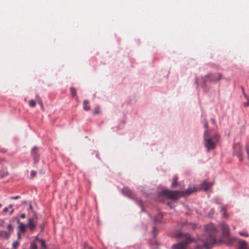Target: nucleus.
Masks as SVG:
<instances>
[{
  "instance_id": "nucleus-1",
  "label": "nucleus",
  "mask_w": 249,
  "mask_h": 249,
  "mask_svg": "<svg viewBox=\"0 0 249 249\" xmlns=\"http://www.w3.org/2000/svg\"><path fill=\"white\" fill-rule=\"evenodd\" d=\"M206 235L202 237V242L206 247L213 245L216 242L215 235L217 230L214 225L211 223L207 224L205 227Z\"/></svg>"
},
{
  "instance_id": "nucleus-2",
  "label": "nucleus",
  "mask_w": 249,
  "mask_h": 249,
  "mask_svg": "<svg viewBox=\"0 0 249 249\" xmlns=\"http://www.w3.org/2000/svg\"><path fill=\"white\" fill-rule=\"evenodd\" d=\"M197 190V188L195 187L193 188L190 187L184 191L165 190L161 192V194H162L168 199L175 201L181 197L189 196Z\"/></svg>"
},
{
  "instance_id": "nucleus-3",
  "label": "nucleus",
  "mask_w": 249,
  "mask_h": 249,
  "mask_svg": "<svg viewBox=\"0 0 249 249\" xmlns=\"http://www.w3.org/2000/svg\"><path fill=\"white\" fill-rule=\"evenodd\" d=\"M208 130H206L204 133L205 146L208 151L211 149H214L218 142L219 136L217 134L214 135L212 137H209Z\"/></svg>"
},
{
  "instance_id": "nucleus-4",
  "label": "nucleus",
  "mask_w": 249,
  "mask_h": 249,
  "mask_svg": "<svg viewBox=\"0 0 249 249\" xmlns=\"http://www.w3.org/2000/svg\"><path fill=\"white\" fill-rule=\"evenodd\" d=\"M179 238H182L183 241L177 244L172 246L173 249H186L187 245L194 241V239L191 238L190 235L185 234H183L180 233L177 236Z\"/></svg>"
},
{
  "instance_id": "nucleus-5",
  "label": "nucleus",
  "mask_w": 249,
  "mask_h": 249,
  "mask_svg": "<svg viewBox=\"0 0 249 249\" xmlns=\"http://www.w3.org/2000/svg\"><path fill=\"white\" fill-rule=\"evenodd\" d=\"M220 227L222 231L223 237L226 238L227 240L226 244L228 245H231L233 242L234 239L229 237L230 230L228 226L224 223H221Z\"/></svg>"
},
{
  "instance_id": "nucleus-6",
  "label": "nucleus",
  "mask_w": 249,
  "mask_h": 249,
  "mask_svg": "<svg viewBox=\"0 0 249 249\" xmlns=\"http://www.w3.org/2000/svg\"><path fill=\"white\" fill-rule=\"evenodd\" d=\"M222 78L221 73H217L215 74H210L205 76V82H216L220 80Z\"/></svg>"
},
{
  "instance_id": "nucleus-7",
  "label": "nucleus",
  "mask_w": 249,
  "mask_h": 249,
  "mask_svg": "<svg viewBox=\"0 0 249 249\" xmlns=\"http://www.w3.org/2000/svg\"><path fill=\"white\" fill-rule=\"evenodd\" d=\"M242 149L240 144L239 143H236L233 145V154L236 155L240 160L242 159Z\"/></svg>"
},
{
  "instance_id": "nucleus-8",
  "label": "nucleus",
  "mask_w": 249,
  "mask_h": 249,
  "mask_svg": "<svg viewBox=\"0 0 249 249\" xmlns=\"http://www.w3.org/2000/svg\"><path fill=\"white\" fill-rule=\"evenodd\" d=\"M31 154L33 157L35 163H36L39 160V155L38 154V150L36 147L33 148L31 151Z\"/></svg>"
},
{
  "instance_id": "nucleus-9",
  "label": "nucleus",
  "mask_w": 249,
  "mask_h": 249,
  "mask_svg": "<svg viewBox=\"0 0 249 249\" xmlns=\"http://www.w3.org/2000/svg\"><path fill=\"white\" fill-rule=\"evenodd\" d=\"M238 249H249V247L247 242L244 240H239L238 241Z\"/></svg>"
},
{
  "instance_id": "nucleus-10",
  "label": "nucleus",
  "mask_w": 249,
  "mask_h": 249,
  "mask_svg": "<svg viewBox=\"0 0 249 249\" xmlns=\"http://www.w3.org/2000/svg\"><path fill=\"white\" fill-rule=\"evenodd\" d=\"M27 226L29 227L31 231H33L36 229V224L32 218H30L28 219Z\"/></svg>"
},
{
  "instance_id": "nucleus-11",
  "label": "nucleus",
  "mask_w": 249,
  "mask_h": 249,
  "mask_svg": "<svg viewBox=\"0 0 249 249\" xmlns=\"http://www.w3.org/2000/svg\"><path fill=\"white\" fill-rule=\"evenodd\" d=\"M212 185L213 184L212 183L204 181L201 185L200 189L207 191L211 188Z\"/></svg>"
},
{
  "instance_id": "nucleus-12",
  "label": "nucleus",
  "mask_w": 249,
  "mask_h": 249,
  "mask_svg": "<svg viewBox=\"0 0 249 249\" xmlns=\"http://www.w3.org/2000/svg\"><path fill=\"white\" fill-rule=\"evenodd\" d=\"M123 193L130 198H133L134 195L132 192L127 187H124L122 189Z\"/></svg>"
},
{
  "instance_id": "nucleus-13",
  "label": "nucleus",
  "mask_w": 249,
  "mask_h": 249,
  "mask_svg": "<svg viewBox=\"0 0 249 249\" xmlns=\"http://www.w3.org/2000/svg\"><path fill=\"white\" fill-rule=\"evenodd\" d=\"M26 225L22 222H19V225L18 227V232L21 233H24L26 232Z\"/></svg>"
},
{
  "instance_id": "nucleus-14",
  "label": "nucleus",
  "mask_w": 249,
  "mask_h": 249,
  "mask_svg": "<svg viewBox=\"0 0 249 249\" xmlns=\"http://www.w3.org/2000/svg\"><path fill=\"white\" fill-rule=\"evenodd\" d=\"M10 233L8 232L7 231H2L0 232V237L1 238H5V239H8L10 237Z\"/></svg>"
},
{
  "instance_id": "nucleus-15",
  "label": "nucleus",
  "mask_w": 249,
  "mask_h": 249,
  "mask_svg": "<svg viewBox=\"0 0 249 249\" xmlns=\"http://www.w3.org/2000/svg\"><path fill=\"white\" fill-rule=\"evenodd\" d=\"M83 107L85 110L89 111L90 110V107L89 106V102L88 100H85L83 102Z\"/></svg>"
},
{
  "instance_id": "nucleus-16",
  "label": "nucleus",
  "mask_w": 249,
  "mask_h": 249,
  "mask_svg": "<svg viewBox=\"0 0 249 249\" xmlns=\"http://www.w3.org/2000/svg\"><path fill=\"white\" fill-rule=\"evenodd\" d=\"M30 249H37L36 243L35 241H32L30 243Z\"/></svg>"
},
{
  "instance_id": "nucleus-17",
  "label": "nucleus",
  "mask_w": 249,
  "mask_h": 249,
  "mask_svg": "<svg viewBox=\"0 0 249 249\" xmlns=\"http://www.w3.org/2000/svg\"><path fill=\"white\" fill-rule=\"evenodd\" d=\"M36 102L39 104V105L40 106L41 108H43V103H42V100L40 98V97L38 96V95H37L36 96Z\"/></svg>"
},
{
  "instance_id": "nucleus-18",
  "label": "nucleus",
  "mask_w": 249,
  "mask_h": 249,
  "mask_svg": "<svg viewBox=\"0 0 249 249\" xmlns=\"http://www.w3.org/2000/svg\"><path fill=\"white\" fill-rule=\"evenodd\" d=\"M29 105L31 107H34L36 106V102L34 100H30L29 102Z\"/></svg>"
},
{
  "instance_id": "nucleus-19",
  "label": "nucleus",
  "mask_w": 249,
  "mask_h": 249,
  "mask_svg": "<svg viewBox=\"0 0 249 249\" xmlns=\"http://www.w3.org/2000/svg\"><path fill=\"white\" fill-rule=\"evenodd\" d=\"M177 180L178 178L177 177H174L173 178V183L172 184V187H175L177 184Z\"/></svg>"
},
{
  "instance_id": "nucleus-20",
  "label": "nucleus",
  "mask_w": 249,
  "mask_h": 249,
  "mask_svg": "<svg viewBox=\"0 0 249 249\" xmlns=\"http://www.w3.org/2000/svg\"><path fill=\"white\" fill-rule=\"evenodd\" d=\"M70 91H71V95L74 97L76 95V89L75 88H73V87H71L70 88Z\"/></svg>"
},
{
  "instance_id": "nucleus-21",
  "label": "nucleus",
  "mask_w": 249,
  "mask_h": 249,
  "mask_svg": "<svg viewBox=\"0 0 249 249\" xmlns=\"http://www.w3.org/2000/svg\"><path fill=\"white\" fill-rule=\"evenodd\" d=\"M244 95L245 97L246 98V99L248 101L247 102L245 103L244 104V105L245 107H248L249 106V97L244 93Z\"/></svg>"
},
{
  "instance_id": "nucleus-22",
  "label": "nucleus",
  "mask_w": 249,
  "mask_h": 249,
  "mask_svg": "<svg viewBox=\"0 0 249 249\" xmlns=\"http://www.w3.org/2000/svg\"><path fill=\"white\" fill-rule=\"evenodd\" d=\"M83 249H93L91 247L89 246L87 243H84L83 245Z\"/></svg>"
},
{
  "instance_id": "nucleus-23",
  "label": "nucleus",
  "mask_w": 249,
  "mask_h": 249,
  "mask_svg": "<svg viewBox=\"0 0 249 249\" xmlns=\"http://www.w3.org/2000/svg\"><path fill=\"white\" fill-rule=\"evenodd\" d=\"M93 113L94 114H98L100 113V108L98 107H96L93 110Z\"/></svg>"
},
{
  "instance_id": "nucleus-24",
  "label": "nucleus",
  "mask_w": 249,
  "mask_h": 249,
  "mask_svg": "<svg viewBox=\"0 0 249 249\" xmlns=\"http://www.w3.org/2000/svg\"><path fill=\"white\" fill-rule=\"evenodd\" d=\"M7 228L9 230V231L8 232L10 233V234H11V233H12V232L13 231V228L12 225L10 224H9L8 225Z\"/></svg>"
},
{
  "instance_id": "nucleus-25",
  "label": "nucleus",
  "mask_w": 249,
  "mask_h": 249,
  "mask_svg": "<svg viewBox=\"0 0 249 249\" xmlns=\"http://www.w3.org/2000/svg\"><path fill=\"white\" fill-rule=\"evenodd\" d=\"M36 175V172L34 170L31 171L30 176L31 178H33Z\"/></svg>"
},
{
  "instance_id": "nucleus-26",
  "label": "nucleus",
  "mask_w": 249,
  "mask_h": 249,
  "mask_svg": "<svg viewBox=\"0 0 249 249\" xmlns=\"http://www.w3.org/2000/svg\"><path fill=\"white\" fill-rule=\"evenodd\" d=\"M162 216L160 214H158L155 217V222H159L160 221V220L161 219Z\"/></svg>"
},
{
  "instance_id": "nucleus-27",
  "label": "nucleus",
  "mask_w": 249,
  "mask_h": 249,
  "mask_svg": "<svg viewBox=\"0 0 249 249\" xmlns=\"http://www.w3.org/2000/svg\"><path fill=\"white\" fill-rule=\"evenodd\" d=\"M239 234L245 237H248L249 236V234L245 232L240 231L239 232Z\"/></svg>"
},
{
  "instance_id": "nucleus-28",
  "label": "nucleus",
  "mask_w": 249,
  "mask_h": 249,
  "mask_svg": "<svg viewBox=\"0 0 249 249\" xmlns=\"http://www.w3.org/2000/svg\"><path fill=\"white\" fill-rule=\"evenodd\" d=\"M39 242L41 243V248L47 247L46 245V244H45V242L44 240H43V239L39 240Z\"/></svg>"
},
{
  "instance_id": "nucleus-29",
  "label": "nucleus",
  "mask_w": 249,
  "mask_h": 249,
  "mask_svg": "<svg viewBox=\"0 0 249 249\" xmlns=\"http://www.w3.org/2000/svg\"><path fill=\"white\" fill-rule=\"evenodd\" d=\"M19 245V243L18 242L16 241L14 242L13 244V247L15 249L17 248Z\"/></svg>"
},
{
  "instance_id": "nucleus-30",
  "label": "nucleus",
  "mask_w": 249,
  "mask_h": 249,
  "mask_svg": "<svg viewBox=\"0 0 249 249\" xmlns=\"http://www.w3.org/2000/svg\"><path fill=\"white\" fill-rule=\"evenodd\" d=\"M20 198V196H11L10 197L11 199H19Z\"/></svg>"
},
{
  "instance_id": "nucleus-31",
  "label": "nucleus",
  "mask_w": 249,
  "mask_h": 249,
  "mask_svg": "<svg viewBox=\"0 0 249 249\" xmlns=\"http://www.w3.org/2000/svg\"><path fill=\"white\" fill-rule=\"evenodd\" d=\"M246 151L249 156V147L248 145H246L245 147Z\"/></svg>"
},
{
  "instance_id": "nucleus-32",
  "label": "nucleus",
  "mask_w": 249,
  "mask_h": 249,
  "mask_svg": "<svg viewBox=\"0 0 249 249\" xmlns=\"http://www.w3.org/2000/svg\"><path fill=\"white\" fill-rule=\"evenodd\" d=\"M137 202L138 203V204L139 205V206H142V202L141 200H138L137 199Z\"/></svg>"
},
{
  "instance_id": "nucleus-33",
  "label": "nucleus",
  "mask_w": 249,
  "mask_h": 249,
  "mask_svg": "<svg viewBox=\"0 0 249 249\" xmlns=\"http://www.w3.org/2000/svg\"><path fill=\"white\" fill-rule=\"evenodd\" d=\"M156 227H153V231H152V233L154 235H155L156 234Z\"/></svg>"
},
{
  "instance_id": "nucleus-34",
  "label": "nucleus",
  "mask_w": 249,
  "mask_h": 249,
  "mask_svg": "<svg viewBox=\"0 0 249 249\" xmlns=\"http://www.w3.org/2000/svg\"><path fill=\"white\" fill-rule=\"evenodd\" d=\"M7 212H8V208H5L3 210V212H4V213H7Z\"/></svg>"
},
{
  "instance_id": "nucleus-35",
  "label": "nucleus",
  "mask_w": 249,
  "mask_h": 249,
  "mask_svg": "<svg viewBox=\"0 0 249 249\" xmlns=\"http://www.w3.org/2000/svg\"><path fill=\"white\" fill-rule=\"evenodd\" d=\"M21 218H22V219H24L26 217V215L25 213H22L21 216H20Z\"/></svg>"
},
{
  "instance_id": "nucleus-36",
  "label": "nucleus",
  "mask_w": 249,
  "mask_h": 249,
  "mask_svg": "<svg viewBox=\"0 0 249 249\" xmlns=\"http://www.w3.org/2000/svg\"><path fill=\"white\" fill-rule=\"evenodd\" d=\"M21 233L19 232H18V238L20 239L21 238Z\"/></svg>"
},
{
  "instance_id": "nucleus-37",
  "label": "nucleus",
  "mask_w": 249,
  "mask_h": 249,
  "mask_svg": "<svg viewBox=\"0 0 249 249\" xmlns=\"http://www.w3.org/2000/svg\"><path fill=\"white\" fill-rule=\"evenodd\" d=\"M0 151L4 153V152H6V150L5 149H1L0 150Z\"/></svg>"
},
{
  "instance_id": "nucleus-38",
  "label": "nucleus",
  "mask_w": 249,
  "mask_h": 249,
  "mask_svg": "<svg viewBox=\"0 0 249 249\" xmlns=\"http://www.w3.org/2000/svg\"><path fill=\"white\" fill-rule=\"evenodd\" d=\"M39 240H41V239H39V238H38V237H37V236H36V237L35 241L36 242V241H37H37H38L39 242Z\"/></svg>"
},
{
  "instance_id": "nucleus-39",
  "label": "nucleus",
  "mask_w": 249,
  "mask_h": 249,
  "mask_svg": "<svg viewBox=\"0 0 249 249\" xmlns=\"http://www.w3.org/2000/svg\"><path fill=\"white\" fill-rule=\"evenodd\" d=\"M207 126H208V123H207V122H206L204 124V127L206 128L207 127Z\"/></svg>"
},
{
  "instance_id": "nucleus-40",
  "label": "nucleus",
  "mask_w": 249,
  "mask_h": 249,
  "mask_svg": "<svg viewBox=\"0 0 249 249\" xmlns=\"http://www.w3.org/2000/svg\"><path fill=\"white\" fill-rule=\"evenodd\" d=\"M223 215L225 216V217H227V213H226V212H224V213H223Z\"/></svg>"
},
{
  "instance_id": "nucleus-41",
  "label": "nucleus",
  "mask_w": 249,
  "mask_h": 249,
  "mask_svg": "<svg viewBox=\"0 0 249 249\" xmlns=\"http://www.w3.org/2000/svg\"><path fill=\"white\" fill-rule=\"evenodd\" d=\"M40 249H47V247H46L40 248Z\"/></svg>"
},
{
  "instance_id": "nucleus-42",
  "label": "nucleus",
  "mask_w": 249,
  "mask_h": 249,
  "mask_svg": "<svg viewBox=\"0 0 249 249\" xmlns=\"http://www.w3.org/2000/svg\"><path fill=\"white\" fill-rule=\"evenodd\" d=\"M211 121H212V123H213V124H214V123H215V121H214V119H212L211 120Z\"/></svg>"
},
{
  "instance_id": "nucleus-43",
  "label": "nucleus",
  "mask_w": 249,
  "mask_h": 249,
  "mask_svg": "<svg viewBox=\"0 0 249 249\" xmlns=\"http://www.w3.org/2000/svg\"><path fill=\"white\" fill-rule=\"evenodd\" d=\"M29 208H30V209H33V207H32V205H31V204H30V206H29Z\"/></svg>"
},
{
  "instance_id": "nucleus-44",
  "label": "nucleus",
  "mask_w": 249,
  "mask_h": 249,
  "mask_svg": "<svg viewBox=\"0 0 249 249\" xmlns=\"http://www.w3.org/2000/svg\"><path fill=\"white\" fill-rule=\"evenodd\" d=\"M221 210H222V211H225V208H224L223 207H221Z\"/></svg>"
},
{
  "instance_id": "nucleus-45",
  "label": "nucleus",
  "mask_w": 249,
  "mask_h": 249,
  "mask_svg": "<svg viewBox=\"0 0 249 249\" xmlns=\"http://www.w3.org/2000/svg\"><path fill=\"white\" fill-rule=\"evenodd\" d=\"M13 212H14V210H13V209H12V210H11V212H10V214H11L13 213Z\"/></svg>"
},
{
  "instance_id": "nucleus-46",
  "label": "nucleus",
  "mask_w": 249,
  "mask_h": 249,
  "mask_svg": "<svg viewBox=\"0 0 249 249\" xmlns=\"http://www.w3.org/2000/svg\"><path fill=\"white\" fill-rule=\"evenodd\" d=\"M2 207V204L1 203H0V208H1Z\"/></svg>"
},
{
  "instance_id": "nucleus-47",
  "label": "nucleus",
  "mask_w": 249,
  "mask_h": 249,
  "mask_svg": "<svg viewBox=\"0 0 249 249\" xmlns=\"http://www.w3.org/2000/svg\"><path fill=\"white\" fill-rule=\"evenodd\" d=\"M40 172H41V173H43V174L44 173V172H43L42 171H41Z\"/></svg>"
},
{
  "instance_id": "nucleus-48",
  "label": "nucleus",
  "mask_w": 249,
  "mask_h": 249,
  "mask_svg": "<svg viewBox=\"0 0 249 249\" xmlns=\"http://www.w3.org/2000/svg\"><path fill=\"white\" fill-rule=\"evenodd\" d=\"M12 207V205H10V207L11 208Z\"/></svg>"
},
{
  "instance_id": "nucleus-49",
  "label": "nucleus",
  "mask_w": 249,
  "mask_h": 249,
  "mask_svg": "<svg viewBox=\"0 0 249 249\" xmlns=\"http://www.w3.org/2000/svg\"><path fill=\"white\" fill-rule=\"evenodd\" d=\"M168 205H169V206L171 207V206H170V204H169V203H168Z\"/></svg>"
}]
</instances>
